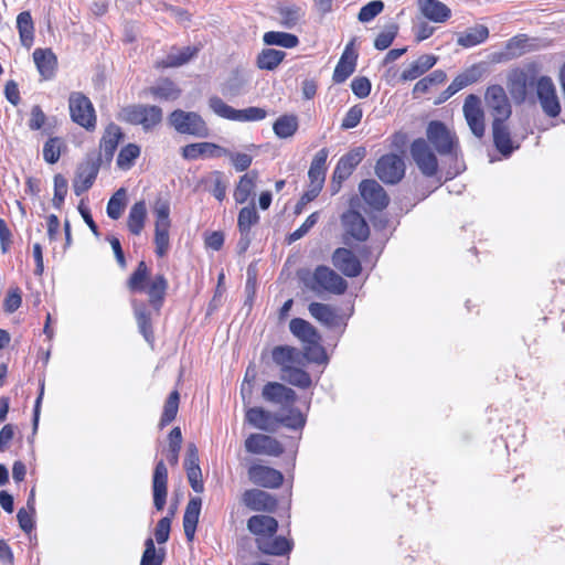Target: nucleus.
<instances>
[{"label": "nucleus", "instance_id": "nucleus-22", "mask_svg": "<svg viewBox=\"0 0 565 565\" xmlns=\"http://www.w3.org/2000/svg\"><path fill=\"white\" fill-rule=\"evenodd\" d=\"M243 503L253 511L273 512L276 509L277 501L269 493L250 489L243 493Z\"/></svg>", "mask_w": 565, "mask_h": 565}, {"label": "nucleus", "instance_id": "nucleus-6", "mask_svg": "<svg viewBox=\"0 0 565 565\" xmlns=\"http://www.w3.org/2000/svg\"><path fill=\"white\" fill-rule=\"evenodd\" d=\"M484 102L492 117V122L507 121L510 118L512 107L502 86L490 85L486 90Z\"/></svg>", "mask_w": 565, "mask_h": 565}, {"label": "nucleus", "instance_id": "nucleus-44", "mask_svg": "<svg viewBox=\"0 0 565 565\" xmlns=\"http://www.w3.org/2000/svg\"><path fill=\"white\" fill-rule=\"evenodd\" d=\"M273 129L278 138H290L298 129V118L295 115H282L274 122Z\"/></svg>", "mask_w": 565, "mask_h": 565}, {"label": "nucleus", "instance_id": "nucleus-58", "mask_svg": "<svg viewBox=\"0 0 565 565\" xmlns=\"http://www.w3.org/2000/svg\"><path fill=\"white\" fill-rule=\"evenodd\" d=\"M145 552L141 557L140 565H161L163 562V554L156 551L154 542L152 539H147L145 542Z\"/></svg>", "mask_w": 565, "mask_h": 565}, {"label": "nucleus", "instance_id": "nucleus-24", "mask_svg": "<svg viewBox=\"0 0 565 565\" xmlns=\"http://www.w3.org/2000/svg\"><path fill=\"white\" fill-rule=\"evenodd\" d=\"M437 56L433 54H423L409 63L401 73V81L409 82L420 77L427 71L435 66Z\"/></svg>", "mask_w": 565, "mask_h": 565}, {"label": "nucleus", "instance_id": "nucleus-33", "mask_svg": "<svg viewBox=\"0 0 565 565\" xmlns=\"http://www.w3.org/2000/svg\"><path fill=\"white\" fill-rule=\"evenodd\" d=\"M329 152L326 148L320 149L313 157L308 171V178L311 184L323 186L327 172V159Z\"/></svg>", "mask_w": 565, "mask_h": 565}, {"label": "nucleus", "instance_id": "nucleus-63", "mask_svg": "<svg viewBox=\"0 0 565 565\" xmlns=\"http://www.w3.org/2000/svg\"><path fill=\"white\" fill-rule=\"evenodd\" d=\"M384 9V4L380 0L371 1L361 8L359 12V20L363 23L370 22L379 15Z\"/></svg>", "mask_w": 565, "mask_h": 565}, {"label": "nucleus", "instance_id": "nucleus-43", "mask_svg": "<svg viewBox=\"0 0 565 565\" xmlns=\"http://www.w3.org/2000/svg\"><path fill=\"white\" fill-rule=\"evenodd\" d=\"M198 52L196 47L185 46L181 49H172L167 57L162 61L164 67H177L188 63Z\"/></svg>", "mask_w": 565, "mask_h": 565}, {"label": "nucleus", "instance_id": "nucleus-60", "mask_svg": "<svg viewBox=\"0 0 565 565\" xmlns=\"http://www.w3.org/2000/svg\"><path fill=\"white\" fill-rule=\"evenodd\" d=\"M267 116V111L260 107H247L245 109H237L236 121L239 122H248V121H259L265 119Z\"/></svg>", "mask_w": 565, "mask_h": 565}, {"label": "nucleus", "instance_id": "nucleus-34", "mask_svg": "<svg viewBox=\"0 0 565 565\" xmlns=\"http://www.w3.org/2000/svg\"><path fill=\"white\" fill-rule=\"evenodd\" d=\"M257 180V171H250L241 177L233 194L236 203L243 204L249 199L255 191Z\"/></svg>", "mask_w": 565, "mask_h": 565}, {"label": "nucleus", "instance_id": "nucleus-59", "mask_svg": "<svg viewBox=\"0 0 565 565\" xmlns=\"http://www.w3.org/2000/svg\"><path fill=\"white\" fill-rule=\"evenodd\" d=\"M206 182L211 184V192L218 201H223L226 195V183L223 180V174L220 171L212 172Z\"/></svg>", "mask_w": 565, "mask_h": 565}, {"label": "nucleus", "instance_id": "nucleus-36", "mask_svg": "<svg viewBox=\"0 0 565 565\" xmlns=\"http://www.w3.org/2000/svg\"><path fill=\"white\" fill-rule=\"evenodd\" d=\"M147 218V205L145 201H138L136 202L129 211L128 218H127V226L128 230L134 235H139L146 223Z\"/></svg>", "mask_w": 565, "mask_h": 565}, {"label": "nucleus", "instance_id": "nucleus-1", "mask_svg": "<svg viewBox=\"0 0 565 565\" xmlns=\"http://www.w3.org/2000/svg\"><path fill=\"white\" fill-rule=\"evenodd\" d=\"M303 285L316 295H343L348 288L347 280L328 266L320 265L313 271L301 277Z\"/></svg>", "mask_w": 565, "mask_h": 565}, {"label": "nucleus", "instance_id": "nucleus-2", "mask_svg": "<svg viewBox=\"0 0 565 565\" xmlns=\"http://www.w3.org/2000/svg\"><path fill=\"white\" fill-rule=\"evenodd\" d=\"M154 216V252L157 256L164 257L170 248L169 231L171 227L170 204L167 200H157L153 204Z\"/></svg>", "mask_w": 565, "mask_h": 565}, {"label": "nucleus", "instance_id": "nucleus-51", "mask_svg": "<svg viewBox=\"0 0 565 565\" xmlns=\"http://www.w3.org/2000/svg\"><path fill=\"white\" fill-rule=\"evenodd\" d=\"M209 106L212 111L221 118L236 121L237 109L227 105L222 98L217 96H212L209 99Z\"/></svg>", "mask_w": 565, "mask_h": 565}, {"label": "nucleus", "instance_id": "nucleus-26", "mask_svg": "<svg viewBox=\"0 0 565 565\" xmlns=\"http://www.w3.org/2000/svg\"><path fill=\"white\" fill-rule=\"evenodd\" d=\"M422 14L435 23H444L451 17V10L439 0H418Z\"/></svg>", "mask_w": 565, "mask_h": 565}, {"label": "nucleus", "instance_id": "nucleus-15", "mask_svg": "<svg viewBox=\"0 0 565 565\" xmlns=\"http://www.w3.org/2000/svg\"><path fill=\"white\" fill-rule=\"evenodd\" d=\"M248 478L254 484L270 489L280 487L284 481L279 470L264 465H252L248 468Z\"/></svg>", "mask_w": 565, "mask_h": 565}, {"label": "nucleus", "instance_id": "nucleus-35", "mask_svg": "<svg viewBox=\"0 0 565 565\" xmlns=\"http://www.w3.org/2000/svg\"><path fill=\"white\" fill-rule=\"evenodd\" d=\"M291 333L297 337L305 344L316 343L320 341V335L317 330L306 320L295 318L289 323Z\"/></svg>", "mask_w": 565, "mask_h": 565}, {"label": "nucleus", "instance_id": "nucleus-4", "mask_svg": "<svg viewBox=\"0 0 565 565\" xmlns=\"http://www.w3.org/2000/svg\"><path fill=\"white\" fill-rule=\"evenodd\" d=\"M169 122L180 134L199 138L209 136V128L198 113L177 109L169 116Z\"/></svg>", "mask_w": 565, "mask_h": 565}, {"label": "nucleus", "instance_id": "nucleus-40", "mask_svg": "<svg viewBox=\"0 0 565 565\" xmlns=\"http://www.w3.org/2000/svg\"><path fill=\"white\" fill-rule=\"evenodd\" d=\"M489 36V30L484 25H477L461 33L457 43L462 47H472L483 43Z\"/></svg>", "mask_w": 565, "mask_h": 565}, {"label": "nucleus", "instance_id": "nucleus-30", "mask_svg": "<svg viewBox=\"0 0 565 565\" xmlns=\"http://www.w3.org/2000/svg\"><path fill=\"white\" fill-rule=\"evenodd\" d=\"M247 529L256 535L257 541L260 537L275 535L278 529V522L269 515H253L247 521Z\"/></svg>", "mask_w": 565, "mask_h": 565}, {"label": "nucleus", "instance_id": "nucleus-12", "mask_svg": "<svg viewBox=\"0 0 565 565\" xmlns=\"http://www.w3.org/2000/svg\"><path fill=\"white\" fill-rule=\"evenodd\" d=\"M264 401L278 405L280 408L292 406L297 399L296 392L278 382H268L262 391Z\"/></svg>", "mask_w": 565, "mask_h": 565}, {"label": "nucleus", "instance_id": "nucleus-61", "mask_svg": "<svg viewBox=\"0 0 565 565\" xmlns=\"http://www.w3.org/2000/svg\"><path fill=\"white\" fill-rule=\"evenodd\" d=\"M67 194V180L62 174L54 177V195L52 199L53 206L60 209L64 203Z\"/></svg>", "mask_w": 565, "mask_h": 565}, {"label": "nucleus", "instance_id": "nucleus-7", "mask_svg": "<svg viewBox=\"0 0 565 565\" xmlns=\"http://www.w3.org/2000/svg\"><path fill=\"white\" fill-rule=\"evenodd\" d=\"M427 139L441 156L458 157V145L455 137L440 121H430L427 127Z\"/></svg>", "mask_w": 565, "mask_h": 565}, {"label": "nucleus", "instance_id": "nucleus-55", "mask_svg": "<svg viewBox=\"0 0 565 565\" xmlns=\"http://www.w3.org/2000/svg\"><path fill=\"white\" fill-rule=\"evenodd\" d=\"M149 277V269L143 260L138 264L137 269L130 276L128 287L131 291L146 290V280Z\"/></svg>", "mask_w": 565, "mask_h": 565}, {"label": "nucleus", "instance_id": "nucleus-54", "mask_svg": "<svg viewBox=\"0 0 565 565\" xmlns=\"http://www.w3.org/2000/svg\"><path fill=\"white\" fill-rule=\"evenodd\" d=\"M150 93L156 98L172 100L179 97L180 90L172 82L164 79L152 86Z\"/></svg>", "mask_w": 565, "mask_h": 565}, {"label": "nucleus", "instance_id": "nucleus-14", "mask_svg": "<svg viewBox=\"0 0 565 565\" xmlns=\"http://www.w3.org/2000/svg\"><path fill=\"white\" fill-rule=\"evenodd\" d=\"M333 266L347 277H356L362 271V265L356 255L348 248H337L331 257Z\"/></svg>", "mask_w": 565, "mask_h": 565}, {"label": "nucleus", "instance_id": "nucleus-9", "mask_svg": "<svg viewBox=\"0 0 565 565\" xmlns=\"http://www.w3.org/2000/svg\"><path fill=\"white\" fill-rule=\"evenodd\" d=\"M375 173L384 183L395 184L405 174L404 160L395 153L384 154L377 160Z\"/></svg>", "mask_w": 565, "mask_h": 565}, {"label": "nucleus", "instance_id": "nucleus-49", "mask_svg": "<svg viewBox=\"0 0 565 565\" xmlns=\"http://www.w3.org/2000/svg\"><path fill=\"white\" fill-rule=\"evenodd\" d=\"M264 42L267 45H278L291 49L298 44V38L290 33L269 31L264 34Z\"/></svg>", "mask_w": 565, "mask_h": 565}, {"label": "nucleus", "instance_id": "nucleus-23", "mask_svg": "<svg viewBox=\"0 0 565 565\" xmlns=\"http://www.w3.org/2000/svg\"><path fill=\"white\" fill-rule=\"evenodd\" d=\"M358 54L353 49V42H350L333 72V82L343 83L347 81L355 71Z\"/></svg>", "mask_w": 565, "mask_h": 565}, {"label": "nucleus", "instance_id": "nucleus-19", "mask_svg": "<svg viewBox=\"0 0 565 565\" xmlns=\"http://www.w3.org/2000/svg\"><path fill=\"white\" fill-rule=\"evenodd\" d=\"M360 194L374 210H383L388 204L385 190L375 180H363L359 185Z\"/></svg>", "mask_w": 565, "mask_h": 565}, {"label": "nucleus", "instance_id": "nucleus-52", "mask_svg": "<svg viewBox=\"0 0 565 565\" xmlns=\"http://www.w3.org/2000/svg\"><path fill=\"white\" fill-rule=\"evenodd\" d=\"M126 205V190L124 188L117 190L109 199L107 204V215L113 220H118Z\"/></svg>", "mask_w": 565, "mask_h": 565}, {"label": "nucleus", "instance_id": "nucleus-39", "mask_svg": "<svg viewBox=\"0 0 565 565\" xmlns=\"http://www.w3.org/2000/svg\"><path fill=\"white\" fill-rule=\"evenodd\" d=\"M308 309L310 315L322 324L327 327L338 324V315L333 307L321 302H311Z\"/></svg>", "mask_w": 565, "mask_h": 565}, {"label": "nucleus", "instance_id": "nucleus-10", "mask_svg": "<svg viewBox=\"0 0 565 565\" xmlns=\"http://www.w3.org/2000/svg\"><path fill=\"white\" fill-rule=\"evenodd\" d=\"M411 156L420 172L426 177H434L438 170V161L426 140L419 138L411 146Z\"/></svg>", "mask_w": 565, "mask_h": 565}, {"label": "nucleus", "instance_id": "nucleus-45", "mask_svg": "<svg viewBox=\"0 0 565 565\" xmlns=\"http://www.w3.org/2000/svg\"><path fill=\"white\" fill-rule=\"evenodd\" d=\"M96 175L97 168L94 166L81 168L73 184L75 194L81 195L86 192L93 185Z\"/></svg>", "mask_w": 565, "mask_h": 565}, {"label": "nucleus", "instance_id": "nucleus-57", "mask_svg": "<svg viewBox=\"0 0 565 565\" xmlns=\"http://www.w3.org/2000/svg\"><path fill=\"white\" fill-rule=\"evenodd\" d=\"M259 216L254 206H245L239 211L238 214V227L242 233L249 232L250 227L256 224Z\"/></svg>", "mask_w": 565, "mask_h": 565}, {"label": "nucleus", "instance_id": "nucleus-31", "mask_svg": "<svg viewBox=\"0 0 565 565\" xmlns=\"http://www.w3.org/2000/svg\"><path fill=\"white\" fill-rule=\"evenodd\" d=\"M202 500L199 497L191 498L186 504L183 515L184 534L189 541L194 539L199 518L201 513Z\"/></svg>", "mask_w": 565, "mask_h": 565}, {"label": "nucleus", "instance_id": "nucleus-64", "mask_svg": "<svg viewBox=\"0 0 565 565\" xmlns=\"http://www.w3.org/2000/svg\"><path fill=\"white\" fill-rule=\"evenodd\" d=\"M397 34V26L395 24H391L385 28L384 31H382L374 41V46L377 50H385L387 49L392 42L394 41L395 36Z\"/></svg>", "mask_w": 565, "mask_h": 565}, {"label": "nucleus", "instance_id": "nucleus-13", "mask_svg": "<svg viewBox=\"0 0 565 565\" xmlns=\"http://www.w3.org/2000/svg\"><path fill=\"white\" fill-rule=\"evenodd\" d=\"M245 449L249 454L277 457L282 454L280 443L268 435L252 434L245 440Z\"/></svg>", "mask_w": 565, "mask_h": 565}, {"label": "nucleus", "instance_id": "nucleus-48", "mask_svg": "<svg viewBox=\"0 0 565 565\" xmlns=\"http://www.w3.org/2000/svg\"><path fill=\"white\" fill-rule=\"evenodd\" d=\"M285 55L286 53L284 51L266 49L258 55V67L262 70L271 71L282 62Z\"/></svg>", "mask_w": 565, "mask_h": 565}, {"label": "nucleus", "instance_id": "nucleus-25", "mask_svg": "<svg viewBox=\"0 0 565 565\" xmlns=\"http://www.w3.org/2000/svg\"><path fill=\"white\" fill-rule=\"evenodd\" d=\"M364 156L365 148L358 147L341 157L334 170V178L340 181L349 178L354 168L363 160Z\"/></svg>", "mask_w": 565, "mask_h": 565}, {"label": "nucleus", "instance_id": "nucleus-37", "mask_svg": "<svg viewBox=\"0 0 565 565\" xmlns=\"http://www.w3.org/2000/svg\"><path fill=\"white\" fill-rule=\"evenodd\" d=\"M276 414L278 427L282 425L289 429H301L306 424V416L300 409L294 407V405L285 409L280 408V412Z\"/></svg>", "mask_w": 565, "mask_h": 565}, {"label": "nucleus", "instance_id": "nucleus-32", "mask_svg": "<svg viewBox=\"0 0 565 565\" xmlns=\"http://www.w3.org/2000/svg\"><path fill=\"white\" fill-rule=\"evenodd\" d=\"M291 542L284 536H267L257 540V547L265 554L284 555L291 551Z\"/></svg>", "mask_w": 565, "mask_h": 565}, {"label": "nucleus", "instance_id": "nucleus-62", "mask_svg": "<svg viewBox=\"0 0 565 565\" xmlns=\"http://www.w3.org/2000/svg\"><path fill=\"white\" fill-rule=\"evenodd\" d=\"M246 83L247 77L245 74L236 73L232 78L227 81V83L224 84L222 92L225 95L236 96L243 90Z\"/></svg>", "mask_w": 565, "mask_h": 565}, {"label": "nucleus", "instance_id": "nucleus-41", "mask_svg": "<svg viewBox=\"0 0 565 565\" xmlns=\"http://www.w3.org/2000/svg\"><path fill=\"white\" fill-rule=\"evenodd\" d=\"M167 288L168 281L163 275L154 276L148 287H146L145 291L148 294L150 302L156 309H159L160 303L164 298Z\"/></svg>", "mask_w": 565, "mask_h": 565}, {"label": "nucleus", "instance_id": "nucleus-38", "mask_svg": "<svg viewBox=\"0 0 565 565\" xmlns=\"http://www.w3.org/2000/svg\"><path fill=\"white\" fill-rule=\"evenodd\" d=\"M17 29L21 44L30 49L34 41V23L29 11H23L17 17Z\"/></svg>", "mask_w": 565, "mask_h": 565}, {"label": "nucleus", "instance_id": "nucleus-8", "mask_svg": "<svg viewBox=\"0 0 565 565\" xmlns=\"http://www.w3.org/2000/svg\"><path fill=\"white\" fill-rule=\"evenodd\" d=\"M68 102L73 121L86 129L94 128L96 116L90 100L81 93H73Z\"/></svg>", "mask_w": 565, "mask_h": 565}, {"label": "nucleus", "instance_id": "nucleus-17", "mask_svg": "<svg viewBox=\"0 0 565 565\" xmlns=\"http://www.w3.org/2000/svg\"><path fill=\"white\" fill-rule=\"evenodd\" d=\"M181 154L185 160L218 158L227 154V149L213 142H195L184 146Z\"/></svg>", "mask_w": 565, "mask_h": 565}, {"label": "nucleus", "instance_id": "nucleus-16", "mask_svg": "<svg viewBox=\"0 0 565 565\" xmlns=\"http://www.w3.org/2000/svg\"><path fill=\"white\" fill-rule=\"evenodd\" d=\"M245 420L252 427L268 433H274L278 428L277 414L258 406L246 409Z\"/></svg>", "mask_w": 565, "mask_h": 565}, {"label": "nucleus", "instance_id": "nucleus-56", "mask_svg": "<svg viewBox=\"0 0 565 565\" xmlns=\"http://www.w3.org/2000/svg\"><path fill=\"white\" fill-rule=\"evenodd\" d=\"M62 147H63L62 139H60L57 137L50 138L43 147L44 160L51 164L57 162L61 157Z\"/></svg>", "mask_w": 565, "mask_h": 565}, {"label": "nucleus", "instance_id": "nucleus-27", "mask_svg": "<svg viewBox=\"0 0 565 565\" xmlns=\"http://www.w3.org/2000/svg\"><path fill=\"white\" fill-rule=\"evenodd\" d=\"M273 361L280 367L281 373L294 365L302 363V355L296 348L289 345H278L271 351Z\"/></svg>", "mask_w": 565, "mask_h": 565}, {"label": "nucleus", "instance_id": "nucleus-47", "mask_svg": "<svg viewBox=\"0 0 565 565\" xmlns=\"http://www.w3.org/2000/svg\"><path fill=\"white\" fill-rule=\"evenodd\" d=\"M281 379L288 382L289 384L300 388H308L311 385V377L309 373L298 367L297 365H294L289 367V370H286L281 374Z\"/></svg>", "mask_w": 565, "mask_h": 565}, {"label": "nucleus", "instance_id": "nucleus-50", "mask_svg": "<svg viewBox=\"0 0 565 565\" xmlns=\"http://www.w3.org/2000/svg\"><path fill=\"white\" fill-rule=\"evenodd\" d=\"M179 398L180 396L178 391L171 392L163 407V412L159 423L160 428H163L175 418L179 409Z\"/></svg>", "mask_w": 565, "mask_h": 565}, {"label": "nucleus", "instance_id": "nucleus-18", "mask_svg": "<svg viewBox=\"0 0 565 565\" xmlns=\"http://www.w3.org/2000/svg\"><path fill=\"white\" fill-rule=\"evenodd\" d=\"M168 494V469L162 460L156 463L152 476L153 505L158 511L163 510Z\"/></svg>", "mask_w": 565, "mask_h": 565}, {"label": "nucleus", "instance_id": "nucleus-42", "mask_svg": "<svg viewBox=\"0 0 565 565\" xmlns=\"http://www.w3.org/2000/svg\"><path fill=\"white\" fill-rule=\"evenodd\" d=\"M121 137V129L117 125L110 124L106 128L105 135L103 136L100 142V149L104 152L105 157L111 158L114 156Z\"/></svg>", "mask_w": 565, "mask_h": 565}, {"label": "nucleus", "instance_id": "nucleus-28", "mask_svg": "<svg viewBox=\"0 0 565 565\" xmlns=\"http://www.w3.org/2000/svg\"><path fill=\"white\" fill-rule=\"evenodd\" d=\"M33 61L43 79H51L54 76L57 58L51 49H35Z\"/></svg>", "mask_w": 565, "mask_h": 565}, {"label": "nucleus", "instance_id": "nucleus-5", "mask_svg": "<svg viewBox=\"0 0 565 565\" xmlns=\"http://www.w3.org/2000/svg\"><path fill=\"white\" fill-rule=\"evenodd\" d=\"M535 94L542 111L550 118L561 114V102L556 86L550 76H540L535 83Z\"/></svg>", "mask_w": 565, "mask_h": 565}, {"label": "nucleus", "instance_id": "nucleus-21", "mask_svg": "<svg viewBox=\"0 0 565 565\" xmlns=\"http://www.w3.org/2000/svg\"><path fill=\"white\" fill-rule=\"evenodd\" d=\"M342 225L345 234L356 241H365L370 235V228L364 217L355 211H348L342 215Z\"/></svg>", "mask_w": 565, "mask_h": 565}, {"label": "nucleus", "instance_id": "nucleus-46", "mask_svg": "<svg viewBox=\"0 0 565 565\" xmlns=\"http://www.w3.org/2000/svg\"><path fill=\"white\" fill-rule=\"evenodd\" d=\"M132 306L140 332L142 333L147 342H151L153 332L150 322V315L146 306L142 303H138L135 300L132 301Z\"/></svg>", "mask_w": 565, "mask_h": 565}, {"label": "nucleus", "instance_id": "nucleus-11", "mask_svg": "<svg viewBox=\"0 0 565 565\" xmlns=\"http://www.w3.org/2000/svg\"><path fill=\"white\" fill-rule=\"evenodd\" d=\"M463 115L471 132L481 138L484 135V113L478 96L470 94L463 103Z\"/></svg>", "mask_w": 565, "mask_h": 565}, {"label": "nucleus", "instance_id": "nucleus-3", "mask_svg": "<svg viewBox=\"0 0 565 565\" xmlns=\"http://www.w3.org/2000/svg\"><path fill=\"white\" fill-rule=\"evenodd\" d=\"M118 119L130 125L141 126L145 131H150L161 122L162 110L154 105H130L119 111Z\"/></svg>", "mask_w": 565, "mask_h": 565}, {"label": "nucleus", "instance_id": "nucleus-29", "mask_svg": "<svg viewBox=\"0 0 565 565\" xmlns=\"http://www.w3.org/2000/svg\"><path fill=\"white\" fill-rule=\"evenodd\" d=\"M482 67L473 65L463 73L459 74L444 92V99L450 98L462 88L478 82L482 76Z\"/></svg>", "mask_w": 565, "mask_h": 565}, {"label": "nucleus", "instance_id": "nucleus-53", "mask_svg": "<svg viewBox=\"0 0 565 565\" xmlns=\"http://www.w3.org/2000/svg\"><path fill=\"white\" fill-rule=\"evenodd\" d=\"M140 156V147L136 143L125 146L117 157V166L122 170H128L135 160Z\"/></svg>", "mask_w": 565, "mask_h": 565}, {"label": "nucleus", "instance_id": "nucleus-20", "mask_svg": "<svg viewBox=\"0 0 565 565\" xmlns=\"http://www.w3.org/2000/svg\"><path fill=\"white\" fill-rule=\"evenodd\" d=\"M492 135L495 148L505 158L520 147V142L511 138L507 121L492 122Z\"/></svg>", "mask_w": 565, "mask_h": 565}]
</instances>
